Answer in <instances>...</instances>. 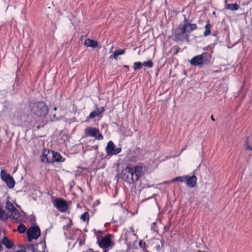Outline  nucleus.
<instances>
[{
    "label": "nucleus",
    "mask_w": 252,
    "mask_h": 252,
    "mask_svg": "<svg viewBox=\"0 0 252 252\" xmlns=\"http://www.w3.org/2000/svg\"><path fill=\"white\" fill-rule=\"evenodd\" d=\"M29 110L32 115L36 117L29 122V126L31 128H34L36 126V129H38L47 124V121L45 118L48 115L49 109L45 102L43 101L30 102Z\"/></svg>",
    "instance_id": "f257e3e1"
},
{
    "label": "nucleus",
    "mask_w": 252,
    "mask_h": 252,
    "mask_svg": "<svg viewBox=\"0 0 252 252\" xmlns=\"http://www.w3.org/2000/svg\"><path fill=\"white\" fill-rule=\"evenodd\" d=\"M183 17V21L172 31V35L175 41L188 40L191 32L197 29L196 24L192 23V20H189L186 15H184Z\"/></svg>",
    "instance_id": "f03ea898"
},
{
    "label": "nucleus",
    "mask_w": 252,
    "mask_h": 252,
    "mask_svg": "<svg viewBox=\"0 0 252 252\" xmlns=\"http://www.w3.org/2000/svg\"><path fill=\"white\" fill-rule=\"evenodd\" d=\"M146 171L147 167L143 164L134 166L129 164L123 169L121 176L124 181L132 184L137 182L143 176Z\"/></svg>",
    "instance_id": "7ed1b4c3"
},
{
    "label": "nucleus",
    "mask_w": 252,
    "mask_h": 252,
    "mask_svg": "<svg viewBox=\"0 0 252 252\" xmlns=\"http://www.w3.org/2000/svg\"><path fill=\"white\" fill-rule=\"evenodd\" d=\"M211 55L208 53L204 52L192 58L189 61V63L194 66L208 65L211 63Z\"/></svg>",
    "instance_id": "20e7f679"
},
{
    "label": "nucleus",
    "mask_w": 252,
    "mask_h": 252,
    "mask_svg": "<svg viewBox=\"0 0 252 252\" xmlns=\"http://www.w3.org/2000/svg\"><path fill=\"white\" fill-rule=\"evenodd\" d=\"M112 235L109 233L106 234L104 237L100 239V237L99 236H97V243L99 247L102 249H106L112 246Z\"/></svg>",
    "instance_id": "39448f33"
},
{
    "label": "nucleus",
    "mask_w": 252,
    "mask_h": 252,
    "mask_svg": "<svg viewBox=\"0 0 252 252\" xmlns=\"http://www.w3.org/2000/svg\"><path fill=\"white\" fill-rule=\"evenodd\" d=\"M84 131L87 136L94 137L95 139L98 140L103 139V136L99 133V130L98 128L89 126L86 128Z\"/></svg>",
    "instance_id": "423d86ee"
},
{
    "label": "nucleus",
    "mask_w": 252,
    "mask_h": 252,
    "mask_svg": "<svg viewBox=\"0 0 252 252\" xmlns=\"http://www.w3.org/2000/svg\"><path fill=\"white\" fill-rule=\"evenodd\" d=\"M27 235L29 241L37 239L40 235V230L38 226L31 227L27 230Z\"/></svg>",
    "instance_id": "0eeeda50"
},
{
    "label": "nucleus",
    "mask_w": 252,
    "mask_h": 252,
    "mask_svg": "<svg viewBox=\"0 0 252 252\" xmlns=\"http://www.w3.org/2000/svg\"><path fill=\"white\" fill-rule=\"evenodd\" d=\"M53 205L60 212H65L68 209V205L66 200L61 198H56Z\"/></svg>",
    "instance_id": "6e6552de"
},
{
    "label": "nucleus",
    "mask_w": 252,
    "mask_h": 252,
    "mask_svg": "<svg viewBox=\"0 0 252 252\" xmlns=\"http://www.w3.org/2000/svg\"><path fill=\"white\" fill-rule=\"evenodd\" d=\"M122 151L121 147L116 148L115 144L112 141H109L106 147V152L108 155H114L120 153Z\"/></svg>",
    "instance_id": "1a4fd4ad"
},
{
    "label": "nucleus",
    "mask_w": 252,
    "mask_h": 252,
    "mask_svg": "<svg viewBox=\"0 0 252 252\" xmlns=\"http://www.w3.org/2000/svg\"><path fill=\"white\" fill-rule=\"evenodd\" d=\"M2 245L7 249L15 248L13 242L6 236H4L1 241H0V252L2 250Z\"/></svg>",
    "instance_id": "9d476101"
},
{
    "label": "nucleus",
    "mask_w": 252,
    "mask_h": 252,
    "mask_svg": "<svg viewBox=\"0 0 252 252\" xmlns=\"http://www.w3.org/2000/svg\"><path fill=\"white\" fill-rule=\"evenodd\" d=\"M49 154L52 156V158L47 159V163H53L54 162H63L64 158H63L59 153L53 151L49 152Z\"/></svg>",
    "instance_id": "9b49d317"
},
{
    "label": "nucleus",
    "mask_w": 252,
    "mask_h": 252,
    "mask_svg": "<svg viewBox=\"0 0 252 252\" xmlns=\"http://www.w3.org/2000/svg\"><path fill=\"white\" fill-rule=\"evenodd\" d=\"M141 152V150L140 148H135L128 155L129 160L132 162H135L137 161L139 159Z\"/></svg>",
    "instance_id": "f8f14e48"
},
{
    "label": "nucleus",
    "mask_w": 252,
    "mask_h": 252,
    "mask_svg": "<svg viewBox=\"0 0 252 252\" xmlns=\"http://www.w3.org/2000/svg\"><path fill=\"white\" fill-rule=\"evenodd\" d=\"M197 178L195 175L191 176H186V182L189 188H193L196 184Z\"/></svg>",
    "instance_id": "ddd939ff"
},
{
    "label": "nucleus",
    "mask_w": 252,
    "mask_h": 252,
    "mask_svg": "<svg viewBox=\"0 0 252 252\" xmlns=\"http://www.w3.org/2000/svg\"><path fill=\"white\" fill-rule=\"evenodd\" d=\"M5 175H6V177L3 178V181L6 183L7 186L9 188H13L15 184L13 178L10 174L5 173Z\"/></svg>",
    "instance_id": "4468645a"
},
{
    "label": "nucleus",
    "mask_w": 252,
    "mask_h": 252,
    "mask_svg": "<svg viewBox=\"0 0 252 252\" xmlns=\"http://www.w3.org/2000/svg\"><path fill=\"white\" fill-rule=\"evenodd\" d=\"M105 109L104 107H100L96 108V109L94 111L92 112L90 115L87 117L88 119H93L94 117L99 116L104 111Z\"/></svg>",
    "instance_id": "2eb2a0df"
},
{
    "label": "nucleus",
    "mask_w": 252,
    "mask_h": 252,
    "mask_svg": "<svg viewBox=\"0 0 252 252\" xmlns=\"http://www.w3.org/2000/svg\"><path fill=\"white\" fill-rule=\"evenodd\" d=\"M227 0L225 1V9L230 10L231 11H236L240 8L239 5L237 3L227 4Z\"/></svg>",
    "instance_id": "dca6fc26"
},
{
    "label": "nucleus",
    "mask_w": 252,
    "mask_h": 252,
    "mask_svg": "<svg viewBox=\"0 0 252 252\" xmlns=\"http://www.w3.org/2000/svg\"><path fill=\"white\" fill-rule=\"evenodd\" d=\"M84 45L87 47L95 48L98 46V43L96 41L88 38L85 40Z\"/></svg>",
    "instance_id": "f3484780"
},
{
    "label": "nucleus",
    "mask_w": 252,
    "mask_h": 252,
    "mask_svg": "<svg viewBox=\"0 0 252 252\" xmlns=\"http://www.w3.org/2000/svg\"><path fill=\"white\" fill-rule=\"evenodd\" d=\"M49 152H53V151L49 150H46L45 149L44 150L43 155L40 159L41 162H44L46 160V162H47V159L52 158V156L49 154Z\"/></svg>",
    "instance_id": "a211bd4d"
},
{
    "label": "nucleus",
    "mask_w": 252,
    "mask_h": 252,
    "mask_svg": "<svg viewBox=\"0 0 252 252\" xmlns=\"http://www.w3.org/2000/svg\"><path fill=\"white\" fill-rule=\"evenodd\" d=\"M212 28V25L210 24L209 21H208V23L205 26V31L203 32V35L204 36H207L211 34V29Z\"/></svg>",
    "instance_id": "6ab92c4d"
},
{
    "label": "nucleus",
    "mask_w": 252,
    "mask_h": 252,
    "mask_svg": "<svg viewBox=\"0 0 252 252\" xmlns=\"http://www.w3.org/2000/svg\"><path fill=\"white\" fill-rule=\"evenodd\" d=\"M10 213V218L14 220H18L19 218L20 217V214L19 211L18 209L16 208L13 211H12Z\"/></svg>",
    "instance_id": "aec40b11"
},
{
    "label": "nucleus",
    "mask_w": 252,
    "mask_h": 252,
    "mask_svg": "<svg viewBox=\"0 0 252 252\" xmlns=\"http://www.w3.org/2000/svg\"><path fill=\"white\" fill-rule=\"evenodd\" d=\"M80 219L82 221L84 222L86 221L88 223L90 220L89 213L88 212H84L83 214L81 215Z\"/></svg>",
    "instance_id": "412c9836"
},
{
    "label": "nucleus",
    "mask_w": 252,
    "mask_h": 252,
    "mask_svg": "<svg viewBox=\"0 0 252 252\" xmlns=\"http://www.w3.org/2000/svg\"><path fill=\"white\" fill-rule=\"evenodd\" d=\"M8 219V215L5 213V211L0 207V219L2 220H6Z\"/></svg>",
    "instance_id": "4be33fe9"
},
{
    "label": "nucleus",
    "mask_w": 252,
    "mask_h": 252,
    "mask_svg": "<svg viewBox=\"0 0 252 252\" xmlns=\"http://www.w3.org/2000/svg\"><path fill=\"white\" fill-rule=\"evenodd\" d=\"M6 209L11 213L12 211H13L16 208L11 202L7 201L6 203Z\"/></svg>",
    "instance_id": "5701e85b"
},
{
    "label": "nucleus",
    "mask_w": 252,
    "mask_h": 252,
    "mask_svg": "<svg viewBox=\"0 0 252 252\" xmlns=\"http://www.w3.org/2000/svg\"><path fill=\"white\" fill-rule=\"evenodd\" d=\"M27 230L25 225L21 224L17 227V230L20 233H24Z\"/></svg>",
    "instance_id": "b1692460"
},
{
    "label": "nucleus",
    "mask_w": 252,
    "mask_h": 252,
    "mask_svg": "<svg viewBox=\"0 0 252 252\" xmlns=\"http://www.w3.org/2000/svg\"><path fill=\"white\" fill-rule=\"evenodd\" d=\"M142 65V63H141L140 62H137L134 63L133 67L135 70H136L137 69H141Z\"/></svg>",
    "instance_id": "393cba45"
},
{
    "label": "nucleus",
    "mask_w": 252,
    "mask_h": 252,
    "mask_svg": "<svg viewBox=\"0 0 252 252\" xmlns=\"http://www.w3.org/2000/svg\"><path fill=\"white\" fill-rule=\"evenodd\" d=\"M142 65L145 66H147L149 68H152L154 65V63L151 60H149L148 61L144 62L142 63Z\"/></svg>",
    "instance_id": "a878e982"
},
{
    "label": "nucleus",
    "mask_w": 252,
    "mask_h": 252,
    "mask_svg": "<svg viewBox=\"0 0 252 252\" xmlns=\"http://www.w3.org/2000/svg\"><path fill=\"white\" fill-rule=\"evenodd\" d=\"M139 246L142 249L143 251H146L148 246L146 245V243L142 241H140L139 242Z\"/></svg>",
    "instance_id": "bb28decb"
},
{
    "label": "nucleus",
    "mask_w": 252,
    "mask_h": 252,
    "mask_svg": "<svg viewBox=\"0 0 252 252\" xmlns=\"http://www.w3.org/2000/svg\"><path fill=\"white\" fill-rule=\"evenodd\" d=\"M115 51L117 53L118 55H123L125 53L126 49H123V50L119 49V50H116Z\"/></svg>",
    "instance_id": "cd10ccee"
},
{
    "label": "nucleus",
    "mask_w": 252,
    "mask_h": 252,
    "mask_svg": "<svg viewBox=\"0 0 252 252\" xmlns=\"http://www.w3.org/2000/svg\"><path fill=\"white\" fill-rule=\"evenodd\" d=\"M178 181H180V182H186V176L178 177Z\"/></svg>",
    "instance_id": "c85d7f7f"
},
{
    "label": "nucleus",
    "mask_w": 252,
    "mask_h": 252,
    "mask_svg": "<svg viewBox=\"0 0 252 252\" xmlns=\"http://www.w3.org/2000/svg\"><path fill=\"white\" fill-rule=\"evenodd\" d=\"M5 173H7L5 170H2L1 171L0 175H1V178L3 180V178H4L5 177H6V175H5Z\"/></svg>",
    "instance_id": "c756f323"
},
{
    "label": "nucleus",
    "mask_w": 252,
    "mask_h": 252,
    "mask_svg": "<svg viewBox=\"0 0 252 252\" xmlns=\"http://www.w3.org/2000/svg\"><path fill=\"white\" fill-rule=\"evenodd\" d=\"M172 49L174 50V55L177 54L179 52V47H177V46L173 47L172 48Z\"/></svg>",
    "instance_id": "7c9ffc66"
},
{
    "label": "nucleus",
    "mask_w": 252,
    "mask_h": 252,
    "mask_svg": "<svg viewBox=\"0 0 252 252\" xmlns=\"http://www.w3.org/2000/svg\"><path fill=\"white\" fill-rule=\"evenodd\" d=\"M118 55L117 54V53L116 52V51H115L113 55L112 56H110V58H112V57L116 60H117V57H118Z\"/></svg>",
    "instance_id": "2f4dec72"
},
{
    "label": "nucleus",
    "mask_w": 252,
    "mask_h": 252,
    "mask_svg": "<svg viewBox=\"0 0 252 252\" xmlns=\"http://www.w3.org/2000/svg\"><path fill=\"white\" fill-rule=\"evenodd\" d=\"M246 143H248V145L247 146V150H252V147H251V146L249 145V139L248 138H247V140H246Z\"/></svg>",
    "instance_id": "473e14b6"
},
{
    "label": "nucleus",
    "mask_w": 252,
    "mask_h": 252,
    "mask_svg": "<svg viewBox=\"0 0 252 252\" xmlns=\"http://www.w3.org/2000/svg\"><path fill=\"white\" fill-rule=\"evenodd\" d=\"M178 177H176L175 178H174L173 180H172V182H176V181H178Z\"/></svg>",
    "instance_id": "72a5a7b5"
},
{
    "label": "nucleus",
    "mask_w": 252,
    "mask_h": 252,
    "mask_svg": "<svg viewBox=\"0 0 252 252\" xmlns=\"http://www.w3.org/2000/svg\"><path fill=\"white\" fill-rule=\"evenodd\" d=\"M157 251H160V246L159 245H158L157 246Z\"/></svg>",
    "instance_id": "f704fd0d"
},
{
    "label": "nucleus",
    "mask_w": 252,
    "mask_h": 252,
    "mask_svg": "<svg viewBox=\"0 0 252 252\" xmlns=\"http://www.w3.org/2000/svg\"><path fill=\"white\" fill-rule=\"evenodd\" d=\"M16 252H26V251L25 250H19Z\"/></svg>",
    "instance_id": "c9c22d12"
},
{
    "label": "nucleus",
    "mask_w": 252,
    "mask_h": 252,
    "mask_svg": "<svg viewBox=\"0 0 252 252\" xmlns=\"http://www.w3.org/2000/svg\"><path fill=\"white\" fill-rule=\"evenodd\" d=\"M211 120H212L213 121H215V119L214 118V117H213V115H212V116H211Z\"/></svg>",
    "instance_id": "e433bc0d"
},
{
    "label": "nucleus",
    "mask_w": 252,
    "mask_h": 252,
    "mask_svg": "<svg viewBox=\"0 0 252 252\" xmlns=\"http://www.w3.org/2000/svg\"><path fill=\"white\" fill-rule=\"evenodd\" d=\"M197 252H208L206 251H201V250H198Z\"/></svg>",
    "instance_id": "4c0bfd02"
},
{
    "label": "nucleus",
    "mask_w": 252,
    "mask_h": 252,
    "mask_svg": "<svg viewBox=\"0 0 252 252\" xmlns=\"http://www.w3.org/2000/svg\"><path fill=\"white\" fill-rule=\"evenodd\" d=\"M124 67H126V68H128V67H128V65H124Z\"/></svg>",
    "instance_id": "58836bf2"
},
{
    "label": "nucleus",
    "mask_w": 252,
    "mask_h": 252,
    "mask_svg": "<svg viewBox=\"0 0 252 252\" xmlns=\"http://www.w3.org/2000/svg\"><path fill=\"white\" fill-rule=\"evenodd\" d=\"M54 110L55 111L57 110V108H56V107H55V108H54Z\"/></svg>",
    "instance_id": "ea45409f"
},
{
    "label": "nucleus",
    "mask_w": 252,
    "mask_h": 252,
    "mask_svg": "<svg viewBox=\"0 0 252 252\" xmlns=\"http://www.w3.org/2000/svg\"><path fill=\"white\" fill-rule=\"evenodd\" d=\"M98 233H99L101 234V233H102V232H101V231H98Z\"/></svg>",
    "instance_id": "a19ab883"
},
{
    "label": "nucleus",
    "mask_w": 252,
    "mask_h": 252,
    "mask_svg": "<svg viewBox=\"0 0 252 252\" xmlns=\"http://www.w3.org/2000/svg\"><path fill=\"white\" fill-rule=\"evenodd\" d=\"M84 231L86 232V231H87V230H86V229H85Z\"/></svg>",
    "instance_id": "79ce46f5"
},
{
    "label": "nucleus",
    "mask_w": 252,
    "mask_h": 252,
    "mask_svg": "<svg viewBox=\"0 0 252 252\" xmlns=\"http://www.w3.org/2000/svg\"><path fill=\"white\" fill-rule=\"evenodd\" d=\"M84 231L86 232V231H87V230H86V229H85Z\"/></svg>",
    "instance_id": "37998d69"
},
{
    "label": "nucleus",
    "mask_w": 252,
    "mask_h": 252,
    "mask_svg": "<svg viewBox=\"0 0 252 252\" xmlns=\"http://www.w3.org/2000/svg\"><path fill=\"white\" fill-rule=\"evenodd\" d=\"M70 222L71 223H72V220H70Z\"/></svg>",
    "instance_id": "c03bdc74"
},
{
    "label": "nucleus",
    "mask_w": 252,
    "mask_h": 252,
    "mask_svg": "<svg viewBox=\"0 0 252 252\" xmlns=\"http://www.w3.org/2000/svg\"><path fill=\"white\" fill-rule=\"evenodd\" d=\"M156 224L155 222L153 223V224Z\"/></svg>",
    "instance_id": "a18cd8bd"
}]
</instances>
